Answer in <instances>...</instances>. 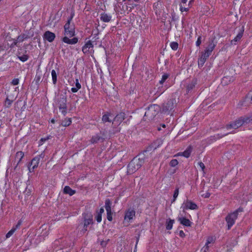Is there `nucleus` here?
Segmentation results:
<instances>
[{"label":"nucleus","mask_w":252,"mask_h":252,"mask_svg":"<svg viewBox=\"0 0 252 252\" xmlns=\"http://www.w3.org/2000/svg\"><path fill=\"white\" fill-rule=\"evenodd\" d=\"M180 10L183 11H187L189 10V8L185 7L184 4H180Z\"/></svg>","instance_id":"43"},{"label":"nucleus","mask_w":252,"mask_h":252,"mask_svg":"<svg viewBox=\"0 0 252 252\" xmlns=\"http://www.w3.org/2000/svg\"><path fill=\"white\" fill-rule=\"evenodd\" d=\"M139 235L136 238L137 241H136V245H135V247H136L137 244L138 242L139 241Z\"/></svg>","instance_id":"63"},{"label":"nucleus","mask_w":252,"mask_h":252,"mask_svg":"<svg viewBox=\"0 0 252 252\" xmlns=\"http://www.w3.org/2000/svg\"><path fill=\"white\" fill-rule=\"evenodd\" d=\"M36 157H39V160L40 159V158H43L44 157H45V154H44V152H42L39 155L36 156Z\"/></svg>","instance_id":"55"},{"label":"nucleus","mask_w":252,"mask_h":252,"mask_svg":"<svg viewBox=\"0 0 252 252\" xmlns=\"http://www.w3.org/2000/svg\"><path fill=\"white\" fill-rule=\"evenodd\" d=\"M180 236L182 237H183L185 236V233H184V232L182 230L180 231Z\"/></svg>","instance_id":"61"},{"label":"nucleus","mask_w":252,"mask_h":252,"mask_svg":"<svg viewBox=\"0 0 252 252\" xmlns=\"http://www.w3.org/2000/svg\"><path fill=\"white\" fill-rule=\"evenodd\" d=\"M209 248V246H206L205 245L204 247H203V248H202L201 252H207L208 251Z\"/></svg>","instance_id":"52"},{"label":"nucleus","mask_w":252,"mask_h":252,"mask_svg":"<svg viewBox=\"0 0 252 252\" xmlns=\"http://www.w3.org/2000/svg\"><path fill=\"white\" fill-rule=\"evenodd\" d=\"M174 222V220H170V219L168 221H167L166 224V229H167V230L171 229L172 228L173 224Z\"/></svg>","instance_id":"29"},{"label":"nucleus","mask_w":252,"mask_h":252,"mask_svg":"<svg viewBox=\"0 0 252 252\" xmlns=\"http://www.w3.org/2000/svg\"><path fill=\"white\" fill-rule=\"evenodd\" d=\"M95 219L98 222H100L102 220V215L97 213V215L95 217Z\"/></svg>","instance_id":"44"},{"label":"nucleus","mask_w":252,"mask_h":252,"mask_svg":"<svg viewBox=\"0 0 252 252\" xmlns=\"http://www.w3.org/2000/svg\"><path fill=\"white\" fill-rule=\"evenodd\" d=\"M187 0H182L180 4H185L186 3Z\"/></svg>","instance_id":"62"},{"label":"nucleus","mask_w":252,"mask_h":252,"mask_svg":"<svg viewBox=\"0 0 252 252\" xmlns=\"http://www.w3.org/2000/svg\"><path fill=\"white\" fill-rule=\"evenodd\" d=\"M39 162V157H35L32 160L28 167L30 172L34 171V169L38 167Z\"/></svg>","instance_id":"8"},{"label":"nucleus","mask_w":252,"mask_h":252,"mask_svg":"<svg viewBox=\"0 0 252 252\" xmlns=\"http://www.w3.org/2000/svg\"><path fill=\"white\" fill-rule=\"evenodd\" d=\"M107 219L109 221H112V212H107Z\"/></svg>","instance_id":"42"},{"label":"nucleus","mask_w":252,"mask_h":252,"mask_svg":"<svg viewBox=\"0 0 252 252\" xmlns=\"http://www.w3.org/2000/svg\"><path fill=\"white\" fill-rule=\"evenodd\" d=\"M24 156V154L22 151H19L16 153L15 158V161L17 162L16 166L21 163L22 159L23 158Z\"/></svg>","instance_id":"13"},{"label":"nucleus","mask_w":252,"mask_h":252,"mask_svg":"<svg viewBox=\"0 0 252 252\" xmlns=\"http://www.w3.org/2000/svg\"><path fill=\"white\" fill-rule=\"evenodd\" d=\"M138 158H134L127 166V172L129 174H132L135 172L141 167L145 161V157L144 154H139Z\"/></svg>","instance_id":"2"},{"label":"nucleus","mask_w":252,"mask_h":252,"mask_svg":"<svg viewBox=\"0 0 252 252\" xmlns=\"http://www.w3.org/2000/svg\"><path fill=\"white\" fill-rule=\"evenodd\" d=\"M19 80L17 78L14 79L11 82L13 85H17L19 84Z\"/></svg>","instance_id":"48"},{"label":"nucleus","mask_w":252,"mask_h":252,"mask_svg":"<svg viewBox=\"0 0 252 252\" xmlns=\"http://www.w3.org/2000/svg\"><path fill=\"white\" fill-rule=\"evenodd\" d=\"M157 105L156 104L151 105L148 107V109H155L156 107H157Z\"/></svg>","instance_id":"57"},{"label":"nucleus","mask_w":252,"mask_h":252,"mask_svg":"<svg viewBox=\"0 0 252 252\" xmlns=\"http://www.w3.org/2000/svg\"><path fill=\"white\" fill-rule=\"evenodd\" d=\"M178 194H179V189L177 188L174 190V192L172 202H174L176 200Z\"/></svg>","instance_id":"37"},{"label":"nucleus","mask_w":252,"mask_h":252,"mask_svg":"<svg viewBox=\"0 0 252 252\" xmlns=\"http://www.w3.org/2000/svg\"><path fill=\"white\" fill-rule=\"evenodd\" d=\"M158 6V4H157L156 3H154V4H153V8L154 9V10H155V13L156 14H158V10L157 9V6Z\"/></svg>","instance_id":"56"},{"label":"nucleus","mask_w":252,"mask_h":252,"mask_svg":"<svg viewBox=\"0 0 252 252\" xmlns=\"http://www.w3.org/2000/svg\"><path fill=\"white\" fill-rule=\"evenodd\" d=\"M43 37L44 40H46L49 42H52L54 40L56 37V35L54 33L48 31L44 32Z\"/></svg>","instance_id":"9"},{"label":"nucleus","mask_w":252,"mask_h":252,"mask_svg":"<svg viewBox=\"0 0 252 252\" xmlns=\"http://www.w3.org/2000/svg\"><path fill=\"white\" fill-rule=\"evenodd\" d=\"M192 147L191 146H189L187 149L182 153H179L178 154L180 156H183L186 158H189L192 151Z\"/></svg>","instance_id":"12"},{"label":"nucleus","mask_w":252,"mask_h":252,"mask_svg":"<svg viewBox=\"0 0 252 252\" xmlns=\"http://www.w3.org/2000/svg\"><path fill=\"white\" fill-rule=\"evenodd\" d=\"M18 57L23 62H26L29 59V56L27 55H23L22 56H18Z\"/></svg>","instance_id":"36"},{"label":"nucleus","mask_w":252,"mask_h":252,"mask_svg":"<svg viewBox=\"0 0 252 252\" xmlns=\"http://www.w3.org/2000/svg\"><path fill=\"white\" fill-rule=\"evenodd\" d=\"M169 75L167 73L164 74L162 76L161 80L159 81L160 84H162L164 81L168 78Z\"/></svg>","instance_id":"35"},{"label":"nucleus","mask_w":252,"mask_h":252,"mask_svg":"<svg viewBox=\"0 0 252 252\" xmlns=\"http://www.w3.org/2000/svg\"><path fill=\"white\" fill-rule=\"evenodd\" d=\"M135 212L134 210L129 209L125 214V220L129 221L135 216Z\"/></svg>","instance_id":"10"},{"label":"nucleus","mask_w":252,"mask_h":252,"mask_svg":"<svg viewBox=\"0 0 252 252\" xmlns=\"http://www.w3.org/2000/svg\"><path fill=\"white\" fill-rule=\"evenodd\" d=\"M125 117V114L123 112H121L119 114H117L114 118H113V121L121 122H122L124 119Z\"/></svg>","instance_id":"14"},{"label":"nucleus","mask_w":252,"mask_h":252,"mask_svg":"<svg viewBox=\"0 0 252 252\" xmlns=\"http://www.w3.org/2000/svg\"><path fill=\"white\" fill-rule=\"evenodd\" d=\"M63 192L64 194H69L70 196H72L76 193L75 190L72 189L68 186H65Z\"/></svg>","instance_id":"17"},{"label":"nucleus","mask_w":252,"mask_h":252,"mask_svg":"<svg viewBox=\"0 0 252 252\" xmlns=\"http://www.w3.org/2000/svg\"><path fill=\"white\" fill-rule=\"evenodd\" d=\"M195 86V85L194 84H189L188 87H187V90L188 92H189V91L191 90Z\"/></svg>","instance_id":"46"},{"label":"nucleus","mask_w":252,"mask_h":252,"mask_svg":"<svg viewBox=\"0 0 252 252\" xmlns=\"http://www.w3.org/2000/svg\"><path fill=\"white\" fill-rule=\"evenodd\" d=\"M198 165L200 166V167L201 168L202 170L204 172V170L205 168L204 164L202 162H198Z\"/></svg>","instance_id":"51"},{"label":"nucleus","mask_w":252,"mask_h":252,"mask_svg":"<svg viewBox=\"0 0 252 252\" xmlns=\"http://www.w3.org/2000/svg\"><path fill=\"white\" fill-rule=\"evenodd\" d=\"M201 196L204 198H208L210 196V193L208 192H207L205 193L201 194Z\"/></svg>","instance_id":"54"},{"label":"nucleus","mask_w":252,"mask_h":252,"mask_svg":"<svg viewBox=\"0 0 252 252\" xmlns=\"http://www.w3.org/2000/svg\"><path fill=\"white\" fill-rule=\"evenodd\" d=\"M157 149V146L156 145V144H154V145H151L149 146H148L147 149L143 151L142 153H141L140 154H144V157H145V153H146L147 152H150V154H152L153 152H154L156 149Z\"/></svg>","instance_id":"21"},{"label":"nucleus","mask_w":252,"mask_h":252,"mask_svg":"<svg viewBox=\"0 0 252 252\" xmlns=\"http://www.w3.org/2000/svg\"><path fill=\"white\" fill-rule=\"evenodd\" d=\"M72 16H70L67 20V23L64 26V34L65 35L62 38V41L68 44H75L78 41L77 37H73L72 39L69 38L75 35V28L73 25H70V22L72 19Z\"/></svg>","instance_id":"1"},{"label":"nucleus","mask_w":252,"mask_h":252,"mask_svg":"<svg viewBox=\"0 0 252 252\" xmlns=\"http://www.w3.org/2000/svg\"><path fill=\"white\" fill-rule=\"evenodd\" d=\"M167 88L166 86H165L164 87H162L161 89H159V88L158 87V93H160V94L163 93L164 91Z\"/></svg>","instance_id":"49"},{"label":"nucleus","mask_w":252,"mask_h":252,"mask_svg":"<svg viewBox=\"0 0 252 252\" xmlns=\"http://www.w3.org/2000/svg\"><path fill=\"white\" fill-rule=\"evenodd\" d=\"M49 138H50V136H47L46 137H45V138H41L39 141V145H42L44 142L46 141L47 140L49 139Z\"/></svg>","instance_id":"41"},{"label":"nucleus","mask_w":252,"mask_h":252,"mask_svg":"<svg viewBox=\"0 0 252 252\" xmlns=\"http://www.w3.org/2000/svg\"><path fill=\"white\" fill-rule=\"evenodd\" d=\"M15 228H12L6 234V238H9L14 233V232L15 231Z\"/></svg>","instance_id":"38"},{"label":"nucleus","mask_w":252,"mask_h":252,"mask_svg":"<svg viewBox=\"0 0 252 252\" xmlns=\"http://www.w3.org/2000/svg\"><path fill=\"white\" fill-rule=\"evenodd\" d=\"M111 201L109 199H106L105 201V208L106 212H112L111 211Z\"/></svg>","instance_id":"25"},{"label":"nucleus","mask_w":252,"mask_h":252,"mask_svg":"<svg viewBox=\"0 0 252 252\" xmlns=\"http://www.w3.org/2000/svg\"><path fill=\"white\" fill-rule=\"evenodd\" d=\"M170 47L173 50H177L178 48V44L176 42H172L170 43Z\"/></svg>","instance_id":"34"},{"label":"nucleus","mask_w":252,"mask_h":252,"mask_svg":"<svg viewBox=\"0 0 252 252\" xmlns=\"http://www.w3.org/2000/svg\"><path fill=\"white\" fill-rule=\"evenodd\" d=\"M34 80L36 84H38L40 80V76L36 74L34 79Z\"/></svg>","instance_id":"50"},{"label":"nucleus","mask_w":252,"mask_h":252,"mask_svg":"<svg viewBox=\"0 0 252 252\" xmlns=\"http://www.w3.org/2000/svg\"><path fill=\"white\" fill-rule=\"evenodd\" d=\"M104 209L103 207H101L100 209H99V211L98 212H97V213L98 214H102L103 213H104Z\"/></svg>","instance_id":"60"},{"label":"nucleus","mask_w":252,"mask_h":252,"mask_svg":"<svg viewBox=\"0 0 252 252\" xmlns=\"http://www.w3.org/2000/svg\"><path fill=\"white\" fill-rule=\"evenodd\" d=\"M178 164V161L177 159H174L170 162V165L172 167H175Z\"/></svg>","instance_id":"39"},{"label":"nucleus","mask_w":252,"mask_h":252,"mask_svg":"<svg viewBox=\"0 0 252 252\" xmlns=\"http://www.w3.org/2000/svg\"><path fill=\"white\" fill-rule=\"evenodd\" d=\"M81 88V85L79 83V80L78 79H76L75 87L72 88L71 90L73 93H76Z\"/></svg>","instance_id":"26"},{"label":"nucleus","mask_w":252,"mask_h":252,"mask_svg":"<svg viewBox=\"0 0 252 252\" xmlns=\"http://www.w3.org/2000/svg\"><path fill=\"white\" fill-rule=\"evenodd\" d=\"M31 189L27 187L25 189V190L24 191V194L27 196H29L31 194Z\"/></svg>","instance_id":"40"},{"label":"nucleus","mask_w":252,"mask_h":252,"mask_svg":"<svg viewBox=\"0 0 252 252\" xmlns=\"http://www.w3.org/2000/svg\"><path fill=\"white\" fill-rule=\"evenodd\" d=\"M242 211H243V209L241 208H239L237 210H236L235 211H234V212H236V215L237 216H238V213L242 212Z\"/></svg>","instance_id":"58"},{"label":"nucleus","mask_w":252,"mask_h":252,"mask_svg":"<svg viewBox=\"0 0 252 252\" xmlns=\"http://www.w3.org/2000/svg\"><path fill=\"white\" fill-rule=\"evenodd\" d=\"M183 211L187 209L196 210L198 208L197 205L188 199L185 201L181 206Z\"/></svg>","instance_id":"5"},{"label":"nucleus","mask_w":252,"mask_h":252,"mask_svg":"<svg viewBox=\"0 0 252 252\" xmlns=\"http://www.w3.org/2000/svg\"><path fill=\"white\" fill-rule=\"evenodd\" d=\"M66 99L64 98H61L59 99L58 107L60 109H64L66 108Z\"/></svg>","instance_id":"15"},{"label":"nucleus","mask_w":252,"mask_h":252,"mask_svg":"<svg viewBox=\"0 0 252 252\" xmlns=\"http://www.w3.org/2000/svg\"><path fill=\"white\" fill-rule=\"evenodd\" d=\"M208 57L209 56L205 55L203 52L202 53L201 56L198 61V65L203 66Z\"/></svg>","instance_id":"19"},{"label":"nucleus","mask_w":252,"mask_h":252,"mask_svg":"<svg viewBox=\"0 0 252 252\" xmlns=\"http://www.w3.org/2000/svg\"><path fill=\"white\" fill-rule=\"evenodd\" d=\"M236 214V212H233L226 217L225 220L227 223L228 229H230L231 227L234 224L235 221L237 218Z\"/></svg>","instance_id":"7"},{"label":"nucleus","mask_w":252,"mask_h":252,"mask_svg":"<svg viewBox=\"0 0 252 252\" xmlns=\"http://www.w3.org/2000/svg\"><path fill=\"white\" fill-rule=\"evenodd\" d=\"M212 51H213L211 49L206 48L204 52H203V53L205 54V55H207L209 57V56L211 54V53L212 52Z\"/></svg>","instance_id":"45"},{"label":"nucleus","mask_w":252,"mask_h":252,"mask_svg":"<svg viewBox=\"0 0 252 252\" xmlns=\"http://www.w3.org/2000/svg\"><path fill=\"white\" fill-rule=\"evenodd\" d=\"M100 139L103 140L102 137H101L98 134H96L92 137L91 142L92 144L97 143Z\"/></svg>","instance_id":"28"},{"label":"nucleus","mask_w":252,"mask_h":252,"mask_svg":"<svg viewBox=\"0 0 252 252\" xmlns=\"http://www.w3.org/2000/svg\"><path fill=\"white\" fill-rule=\"evenodd\" d=\"M244 30L240 31L239 33L237 34L235 38L231 40V43L232 44H236V42L239 41L243 34Z\"/></svg>","instance_id":"23"},{"label":"nucleus","mask_w":252,"mask_h":252,"mask_svg":"<svg viewBox=\"0 0 252 252\" xmlns=\"http://www.w3.org/2000/svg\"><path fill=\"white\" fill-rule=\"evenodd\" d=\"M214 242V237H212V236H210V237H209L207 238L206 243L205 244V245L209 246V244H210L213 243Z\"/></svg>","instance_id":"33"},{"label":"nucleus","mask_w":252,"mask_h":252,"mask_svg":"<svg viewBox=\"0 0 252 252\" xmlns=\"http://www.w3.org/2000/svg\"><path fill=\"white\" fill-rule=\"evenodd\" d=\"M84 217V226L82 229L83 233L87 231V227L89 224H93V215L91 213H84L83 214Z\"/></svg>","instance_id":"4"},{"label":"nucleus","mask_w":252,"mask_h":252,"mask_svg":"<svg viewBox=\"0 0 252 252\" xmlns=\"http://www.w3.org/2000/svg\"><path fill=\"white\" fill-rule=\"evenodd\" d=\"M93 47L94 45L92 42L89 40L83 46L82 50L85 54H92L94 52Z\"/></svg>","instance_id":"6"},{"label":"nucleus","mask_w":252,"mask_h":252,"mask_svg":"<svg viewBox=\"0 0 252 252\" xmlns=\"http://www.w3.org/2000/svg\"><path fill=\"white\" fill-rule=\"evenodd\" d=\"M21 223H22V221L21 220H19L17 223V224L14 227H13V228H15V230L18 229L20 226L21 225Z\"/></svg>","instance_id":"53"},{"label":"nucleus","mask_w":252,"mask_h":252,"mask_svg":"<svg viewBox=\"0 0 252 252\" xmlns=\"http://www.w3.org/2000/svg\"><path fill=\"white\" fill-rule=\"evenodd\" d=\"M217 43V41L216 40V37L215 36H214L209 39L208 45L206 48L211 49L213 51L215 46H216Z\"/></svg>","instance_id":"11"},{"label":"nucleus","mask_w":252,"mask_h":252,"mask_svg":"<svg viewBox=\"0 0 252 252\" xmlns=\"http://www.w3.org/2000/svg\"><path fill=\"white\" fill-rule=\"evenodd\" d=\"M18 40L17 39L16 40H15V41L13 42V43L11 44V47H13L15 45H16L18 43Z\"/></svg>","instance_id":"59"},{"label":"nucleus","mask_w":252,"mask_h":252,"mask_svg":"<svg viewBox=\"0 0 252 252\" xmlns=\"http://www.w3.org/2000/svg\"><path fill=\"white\" fill-rule=\"evenodd\" d=\"M4 50V48L2 46L0 45V51Z\"/></svg>","instance_id":"64"},{"label":"nucleus","mask_w":252,"mask_h":252,"mask_svg":"<svg viewBox=\"0 0 252 252\" xmlns=\"http://www.w3.org/2000/svg\"><path fill=\"white\" fill-rule=\"evenodd\" d=\"M252 121V118L248 117H240L236 120L233 123L226 126V128L229 129L231 128L236 129L245 124H248Z\"/></svg>","instance_id":"3"},{"label":"nucleus","mask_w":252,"mask_h":252,"mask_svg":"<svg viewBox=\"0 0 252 252\" xmlns=\"http://www.w3.org/2000/svg\"><path fill=\"white\" fill-rule=\"evenodd\" d=\"M71 123V119L69 118L67 120H65L63 121L62 125L64 126H69Z\"/></svg>","instance_id":"32"},{"label":"nucleus","mask_w":252,"mask_h":252,"mask_svg":"<svg viewBox=\"0 0 252 252\" xmlns=\"http://www.w3.org/2000/svg\"><path fill=\"white\" fill-rule=\"evenodd\" d=\"M10 95L7 94L6 96V98L5 101V106L7 107H8L11 105V103L13 101V100L16 98V96H13L12 98H10Z\"/></svg>","instance_id":"20"},{"label":"nucleus","mask_w":252,"mask_h":252,"mask_svg":"<svg viewBox=\"0 0 252 252\" xmlns=\"http://www.w3.org/2000/svg\"><path fill=\"white\" fill-rule=\"evenodd\" d=\"M111 16L105 13H103L100 14V19L104 22H109L111 20Z\"/></svg>","instance_id":"16"},{"label":"nucleus","mask_w":252,"mask_h":252,"mask_svg":"<svg viewBox=\"0 0 252 252\" xmlns=\"http://www.w3.org/2000/svg\"><path fill=\"white\" fill-rule=\"evenodd\" d=\"M51 75L52 77L53 83L54 84H56L57 83V74L55 70H52L51 71Z\"/></svg>","instance_id":"30"},{"label":"nucleus","mask_w":252,"mask_h":252,"mask_svg":"<svg viewBox=\"0 0 252 252\" xmlns=\"http://www.w3.org/2000/svg\"><path fill=\"white\" fill-rule=\"evenodd\" d=\"M178 220L180 222V223L183 225L186 226H190L191 225L190 221L185 218L181 217L178 218Z\"/></svg>","instance_id":"18"},{"label":"nucleus","mask_w":252,"mask_h":252,"mask_svg":"<svg viewBox=\"0 0 252 252\" xmlns=\"http://www.w3.org/2000/svg\"><path fill=\"white\" fill-rule=\"evenodd\" d=\"M201 43V36H199L198 37L197 40L196 42V45L197 46L199 47Z\"/></svg>","instance_id":"47"},{"label":"nucleus","mask_w":252,"mask_h":252,"mask_svg":"<svg viewBox=\"0 0 252 252\" xmlns=\"http://www.w3.org/2000/svg\"><path fill=\"white\" fill-rule=\"evenodd\" d=\"M174 108V100H169L166 104V106H165L166 110H172Z\"/></svg>","instance_id":"27"},{"label":"nucleus","mask_w":252,"mask_h":252,"mask_svg":"<svg viewBox=\"0 0 252 252\" xmlns=\"http://www.w3.org/2000/svg\"><path fill=\"white\" fill-rule=\"evenodd\" d=\"M250 97H248V96H247L245 99L242 101H240L239 104H238V105L239 106V108L240 109H247L246 107H243V106H246L247 105H248V102L250 101Z\"/></svg>","instance_id":"22"},{"label":"nucleus","mask_w":252,"mask_h":252,"mask_svg":"<svg viewBox=\"0 0 252 252\" xmlns=\"http://www.w3.org/2000/svg\"><path fill=\"white\" fill-rule=\"evenodd\" d=\"M28 37H29L27 35H26L25 34H22L18 36L17 40H18L19 42H22L25 39L28 38Z\"/></svg>","instance_id":"31"},{"label":"nucleus","mask_w":252,"mask_h":252,"mask_svg":"<svg viewBox=\"0 0 252 252\" xmlns=\"http://www.w3.org/2000/svg\"><path fill=\"white\" fill-rule=\"evenodd\" d=\"M112 118H114L113 116H112L110 113H107V114L103 116L102 120L103 122H111L112 121Z\"/></svg>","instance_id":"24"}]
</instances>
